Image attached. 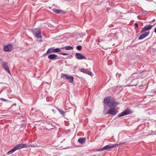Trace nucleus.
Instances as JSON below:
<instances>
[{"label":"nucleus","mask_w":156,"mask_h":156,"mask_svg":"<svg viewBox=\"0 0 156 156\" xmlns=\"http://www.w3.org/2000/svg\"><path fill=\"white\" fill-rule=\"evenodd\" d=\"M104 103L110 108L115 107L119 103L116 102L114 98L110 96L105 97L104 99Z\"/></svg>","instance_id":"obj_1"},{"label":"nucleus","mask_w":156,"mask_h":156,"mask_svg":"<svg viewBox=\"0 0 156 156\" xmlns=\"http://www.w3.org/2000/svg\"><path fill=\"white\" fill-rule=\"evenodd\" d=\"M31 31L34 36L37 38H42L41 31L39 29L36 28L34 29L31 30Z\"/></svg>","instance_id":"obj_2"},{"label":"nucleus","mask_w":156,"mask_h":156,"mask_svg":"<svg viewBox=\"0 0 156 156\" xmlns=\"http://www.w3.org/2000/svg\"><path fill=\"white\" fill-rule=\"evenodd\" d=\"M61 78L68 80V82L70 83L73 82L74 78L72 76L64 74H62Z\"/></svg>","instance_id":"obj_3"},{"label":"nucleus","mask_w":156,"mask_h":156,"mask_svg":"<svg viewBox=\"0 0 156 156\" xmlns=\"http://www.w3.org/2000/svg\"><path fill=\"white\" fill-rule=\"evenodd\" d=\"M132 113V111H131L130 109L129 108H127L125 109L123 112L120 113L118 115V117H121L122 116H123L124 115H128L129 114L131 113Z\"/></svg>","instance_id":"obj_4"},{"label":"nucleus","mask_w":156,"mask_h":156,"mask_svg":"<svg viewBox=\"0 0 156 156\" xmlns=\"http://www.w3.org/2000/svg\"><path fill=\"white\" fill-rule=\"evenodd\" d=\"M113 108L110 109L108 111L107 114H111L113 115H115L118 112V110L115 108Z\"/></svg>","instance_id":"obj_5"},{"label":"nucleus","mask_w":156,"mask_h":156,"mask_svg":"<svg viewBox=\"0 0 156 156\" xmlns=\"http://www.w3.org/2000/svg\"><path fill=\"white\" fill-rule=\"evenodd\" d=\"M75 57L76 58L78 59H86V58L84 55H83L80 53H76L75 54Z\"/></svg>","instance_id":"obj_6"},{"label":"nucleus","mask_w":156,"mask_h":156,"mask_svg":"<svg viewBox=\"0 0 156 156\" xmlns=\"http://www.w3.org/2000/svg\"><path fill=\"white\" fill-rule=\"evenodd\" d=\"M4 49V51H12L13 49L12 44H10L5 46Z\"/></svg>","instance_id":"obj_7"},{"label":"nucleus","mask_w":156,"mask_h":156,"mask_svg":"<svg viewBox=\"0 0 156 156\" xmlns=\"http://www.w3.org/2000/svg\"><path fill=\"white\" fill-rule=\"evenodd\" d=\"M111 148V147L110 144L107 145L101 148H99L97 150V151H101L105 150H108Z\"/></svg>","instance_id":"obj_8"},{"label":"nucleus","mask_w":156,"mask_h":156,"mask_svg":"<svg viewBox=\"0 0 156 156\" xmlns=\"http://www.w3.org/2000/svg\"><path fill=\"white\" fill-rule=\"evenodd\" d=\"M152 26L151 25H148L145 26L141 30L140 33H142L146 30H150L151 29Z\"/></svg>","instance_id":"obj_9"},{"label":"nucleus","mask_w":156,"mask_h":156,"mask_svg":"<svg viewBox=\"0 0 156 156\" xmlns=\"http://www.w3.org/2000/svg\"><path fill=\"white\" fill-rule=\"evenodd\" d=\"M80 71L81 72L87 74L90 76L92 75V72L89 71L87 69H81L80 70Z\"/></svg>","instance_id":"obj_10"},{"label":"nucleus","mask_w":156,"mask_h":156,"mask_svg":"<svg viewBox=\"0 0 156 156\" xmlns=\"http://www.w3.org/2000/svg\"><path fill=\"white\" fill-rule=\"evenodd\" d=\"M53 11L57 14H64L65 13V12L62 10H58L56 8L53 9Z\"/></svg>","instance_id":"obj_11"},{"label":"nucleus","mask_w":156,"mask_h":156,"mask_svg":"<svg viewBox=\"0 0 156 156\" xmlns=\"http://www.w3.org/2000/svg\"><path fill=\"white\" fill-rule=\"evenodd\" d=\"M57 55L54 54H50L48 56V58L49 59L52 60H55L56 59H58V58H57Z\"/></svg>","instance_id":"obj_12"},{"label":"nucleus","mask_w":156,"mask_h":156,"mask_svg":"<svg viewBox=\"0 0 156 156\" xmlns=\"http://www.w3.org/2000/svg\"><path fill=\"white\" fill-rule=\"evenodd\" d=\"M3 68L9 74H10V71L8 65V63L6 62L3 63Z\"/></svg>","instance_id":"obj_13"},{"label":"nucleus","mask_w":156,"mask_h":156,"mask_svg":"<svg viewBox=\"0 0 156 156\" xmlns=\"http://www.w3.org/2000/svg\"><path fill=\"white\" fill-rule=\"evenodd\" d=\"M150 31L146 32L145 33L141 34L139 37V40H142L147 36L150 34Z\"/></svg>","instance_id":"obj_14"},{"label":"nucleus","mask_w":156,"mask_h":156,"mask_svg":"<svg viewBox=\"0 0 156 156\" xmlns=\"http://www.w3.org/2000/svg\"><path fill=\"white\" fill-rule=\"evenodd\" d=\"M26 145V144H20L17 145L15 147L17 150H18L25 147Z\"/></svg>","instance_id":"obj_15"},{"label":"nucleus","mask_w":156,"mask_h":156,"mask_svg":"<svg viewBox=\"0 0 156 156\" xmlns=\"http://www.w3.org/2000/svg\"><path fill=\"white\" fill-rule=\"evenodd\" d=\"M86 139L85 138H80L78 140V142L81 144H83L85 142Z\"/></svg>","instance_id":"obj_16"},{"label":"nucleus","mask_w":156,"mask_h":156,"mask_svg":"<svg viewBox=\"0 0 156 156\" xmlns=\"http://www.w3.org/2000/svg\"><path fill=\"white\" fill-rule=\"evenodd\" d=\"M56 108L62 115V116H65L66 113V112L63 111H62V110L61 109H58V108H57V107H56Z\"/></svg>","instance_id":"obj_17"},{"label":"nucleus","mask_w":156,"mask_h":156,"mask_svg":"<svg viewBox=\"0 0 156 156\" xmlns=\"http://www.w3.org/2000/svg\"><path fill=\"white\" fill-rule=\"evenodd\" d=\"M52 51H53V52L56 53L60 51H61V50L59 48H57L55 49H53L52 50Z\"/></svg>","instance_id":"obj_18"},{"label":"nucleus","mask_w":156,"mask_h":156,"mask_svg":"<svg viewBox=\"0 0 156 156\" xmlns=\"http://www.w3.org/2000/svg\"><path fill=\"white\" fill-rule=\"evenodd\" d=\"M53 48H49L47 51L46 54L51 53L53 52L52 50L53 49Z\"/></svg>","instance_id":"obj_19"},{"label":"nucleus","mask_w":156,"mask_h":156,"mask_svg":"<svg viewBox=\"0 0 156 156\" xmlns=\"http://www.w3.org/2000/svg\"><path fill=\"white\" fill-rule=\"evenodd\" d=\"M110 145L111 148L116 147L119 145L118 144H110Z\"/></svg>","instance_id":"obj_20"},{"label":"nucleus","mask_w":156,"mask_h":156,"mask_svg":"<svg viewBox=\"0 0 156 156\" xmlns=\"http://www.w3.org/2000/svg\"><path fill=\"white\" fill-rule=\"evenodd\" d=\"M73 49V47L71 46H66V50H71Z\"/></svg>","instance_id":"obj_21"},{"label":"nucleus","mask_w":156,"mask_h":156,"mask_svg":"<svg viewBox=\"0 0 156 156\" xmlns=\"http://www.w3.org/2000/svg\"><path fill=\"white\" fill-rule=\"evenodd\" d=\"M76 49L78 50H81L82 49V47L81 45H78L76 47Z\"/></svg>","instance_id":"obj_22"},{"label":"nucleus","mask_w":156,"mask_h":156,"mask_svg":"<svg viewBox=\"0 0 156 156\" xmlns=\"http://www.w3.org/2000/svg\"><path fill=\"white\" fill-rule=\"evenodd\" d=\"M13 153V152L12 151V149H11L10 151H9L8 152H7L6 154L7 155H9L10 154H12Z\"/></svg>","instance_id":"obj_23"},{"label":"nucleus","mask_w":156,"mask_h":156,"mask_svg":"<svg viewBox=\"0 0 156 156\" xmlns=\"http://www.w3.org/2000/svg\"><path fill=\"white\" fill-rule=\"evenodd\" d=\"M58 54L60 55H68V53H63V52H59Z\"/></svg>","instance_id":"obj_24"},{"label":"nucleus","mask_w":156,"mask_h":156,"mask_svg":"<svg viewBox=\"0 0 156 156\" xmlns=\"http://www.w3.org/2000/svg\"><path fill=\"white\" fill-rule=\"evenodd\" d=\"M138 24L137 23H135L134 24V28L136 29L138 27Z\"/></svg>","instance_id":"obj_25"},{"label":"nucleus","mask_w":156,"mask_h":156,"mask_svg":"<svg viewBox=\"0 0 156 156\" xmlns=\"http://www.w3.org/2000/svg\"><path fill=\"white\" fill-rule=\"evenodd\" d=\"M13 152H14L16 150H17L16 147H15L13 148L12 149Z\"/></svg>","instance_id":"obj_26"},{"label":"nucleus","mask_w":156,"mask_h":156,"mask_svg":"<svg viewBox=\"0 0 156 156\" xmlns=\"http://www.w3.org/2000/svg\"><path fill=\"white\" fill-rule=\"evenodd\" d=\"M0 99L2 101H6V100L3 98H0Z\"/></svg>","instance_id":"obj_27"},{"label":"nucleus","mask_w":156,"mask_h":156,"mask_svg":"<svg viewBox=\"0 0 156 156\" xmlns=\"http://www.w3.org/2000/svg\"><path fill=\"white\" fill-rule=\"evenodd\" d=\"M66 46L62 47L61 49H66Z\"/></svg>","instance_id":"obj_28"},{"label":"nucleus","mask_w":156,"mask_h":156,"mask_svg":"<svg viewBox=\"0 0 156 156\" xmlns=\"http://www.w3.org/2000/svg\"><path fill=\"white\" fill-rule=\"evenodd\" d=\"M155 21V20L154 19V20H153L151 21L150 22V23H152V22H154Z\"/></svg>","instance_id":"obj_29"},{"label":"nucleus","mask_w":156,"mask_h":156,"mask_svg":"<svg viewBox=\"0 0 156 156\" xmlns=\"http://www.w3.org/2000/svg\"><path fill=\"white\" fill-rule=\"evenodd\" d=\"M127 142H121V144H124L126 143Z\"/></svg>","instance_id":"obj_30"},{"label":"nucleus","mask_w":156,"mask_h":156,"mask_svg":"<svg viewBox=\"0 0 156 156\" xmlns=\"http://www.w3.org/2000/svg\"><path fill=\"white\" fill-rule=\"evenodd\" d=\"M52 111L54 113H55V111L54 109H52Z\"/></svg>","instance_id":"obj_31"},{"label":"nucleus","mask_w":156,"mask_h":156,"mask_svg":"<svg viewBox=\"0 0 156 156\" xmlns=\"http://www.w3.org/2000/svg\"><path fill=\"white\" fill-rule=\"evenodd\" d=\"M21 126L22 127H23L24 126V124H21Z\"/></svg>","instance_id":"obj_32"},{"label":"nucleus","mask_w":156,"mask_h":156,"mask_svg":"<svg viewBox=\"0 0 156 156\" xmlns=\"http://www.w3.org/2000/svg\"><path fill=\"white\" fill-rule=\"evenodd\" d=\"M154 31L155 33H156V27L154 29Z\"/></svg>","instance_id":"obj_33"},{"label":"nucleus","mask_w":156,"mask_h":156,"mask_svg":"<svg viewBox=\"0 0 156 156\" xmlns=\"http://www.w3.org/2000/svg\"><path fill=\"white\" fill-rule=\"evenodd\" d=\"M0 61H2V59L0 58Z\"/></svg>","instance_id":"obj_34"},{"label":"nucleus","mask_w":156,"mask_h":156,"mask_svg":"<svg viewBox=\"0 0 156 156\" xmlns=\"http://www.w3.org/2000/svg\"><path fill=\"white\" fill-rule=\"evenodd\" d=\"M154 92L155 93H156V90L154 91Z\"/></svg>","instance_id":"obj_35"},{"label":"nucleus","mask_w":156,"mask_h":156,"mask_svg":"<svg viewBox=\"0 0 156 156\" xmlns=\"http://www.w3.org/2000/svg\"><path fill=\"white\" fill-rule=\"evenodd\" d=\"M109 10L108 8H107V10Z\"/></svg>","instance_id":"obj_36"},{"label":"nucleus","mask_w":156,"mask_h":156,"mask_svg":"<svg viewBox=\"0 0 156 156\" xmlns=\"http://www.w3.org/2000/svg\"><path fill=\"white\" fill-rule=\"evenodd\" d=\"M109 10L108 8H107V10Z\"/></svg>","instance_id":"obj_37"}]
</instances>
